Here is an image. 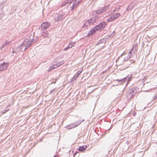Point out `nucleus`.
<instances>
[{"label": "nucleus", "instance_id": "58836bf2", "mask_svg": "<svg viewBox=\"0 0 157 157\" xmlns=\"http://www.w3.org/2000/svg\"><path fill=\"white\" fill-rule=\"evenodd\" d=\"M130 6H128V8H127V9H129V7H130ZM130 9H131V8H130Z\"/></svg>", "mask_w": 157, "mask_h": 157}, {"label": "nucleus", "instance_id": "a211bd4d", "mask_svg": "<svg viewBox=\"0 0 157 157\" xmlns=\"http://www.w3.org/2000/svg\"><path fill=\"white\" fill-rule=\"evenodd\" d=\"M42 35L45 38L47 37H48V33L47 31L43 32L42 33Z\"/></svg>", "mask_w": 157, "mask_h": 157}, {"label": "nucleus", "instance_id": "393cba45", "mask_svg": "<svg viewBox=\"0 0 157 157\" xmlns=\"http://www.w3.org/2000/svg\"><path fill=\"white\" fill-rule=\"evenodd\" d=\"M113 15L114 16L115 19H116L120 16V14L119 13H116L113 14Z\"/></svg>", "mask_w": 157, "mask_h": 157}, {"label": "nucleus", "instance_id": "cd10ccee", "mask_svg": "<svg viewBox=\"0 0 157 157\" xmlns=\"http://www.w3.org/2000/svg\"><path fill=\"white\" fill-rule=\"evenodd\" d=\"M74 44L73 43H70L69 44V48H71L72 47L74 46Z\"/></svg>", "mask_w": 157, "mask_h": 157}, {"label": "nucleus", "instance_id": "a18cd8bd", "mask_svg": "<svg viewBox=\"0 0 157 157\" xmlns=\"http://www.w3.org/2000/svg\"><path fill=\"white\" fill-rule=\"evenodd\" d=\"M122 54H121V56H122Z\"/></svg>", "mask_w": 157, "mask_h": 157}, {"label": "nucleus", "instance_id": "4468645a", "mask_svg": "<svg viewBox=\"0 0 157 157\" xmlns=\"http://www.w3.org/2000/svg\"><path fill=\"white\" fill-rule=\"evenodd\" d=\"M66 127L67 129H70L74 128L75 127L74 126V124L73 123L66 126Z\"/></svg>", "mask_w": 157, "mask_h": 157}, {"label": "nucleus", "instance_id": "c03bdc74", "mask_svg": "<svg viewBox=\"0 0 157 157\" xmlns=\"http://www.w3.org/2000/svg\"><path fill=\"white\" fill-rule=\"evenodd\" d=\"M42 140L41 139V140H40V141H41Z\"/></svg>", "mask_w": 157, "mask_h": 157}, {"label": "nucleus", "instance_id": "f3484780", "mask_svg": "<svg viewBox=\"0 0 157 157\" xmlns=\"http://www.w3.org/2000/svg\"><path fill=\"white\" fill-rule=\"evenodd\" d=\"M114 19H115L114 16H113V15H112L110 17L108 18L107 20V21L108 22H110L113 21Z\"/></svg>", "mask_w": 157, "mask_h": 157}, {"label": "nucleus", "instance_id": "423d86ee", "mask_svg": "<svg viewBox=\"0 0 157 157\" xmlns=\"http://www.w3.org/2000/svg\"><path fill=\"white\" fill-rule=\"evenodd\" d=\"M9 64V62H4L0 64V71H3L6 70Z\"/></svg>", "mask_w": 157, "mask_h": 157}, {"label": "nucleus", "instance_id": "37998d69", "mask_svg": "<svg viewBox=\"0 0 157 157\" xmlns=\"http://www.w3.org/2000/svg\"><path fill=\"white\" fill-rule=\"evenodd\" d=\"M134 62H135V61H133L132 63H134Z\"/></svg>", "mask_w": 157, "mask_h": 157}, {"label": "nucleus", "instance_id": "c756f323", "mask_svg": "<svg viewBox=\"0 0 157 157\" xmlns=\"http://www.w3.org/2000/svg\"><path fill=\"white\" fill-rule=\"evenodd\" d=\"M53 67H54V69L58 67H59V66H58V65L57 63L55 64H53Z\"/></svg>", "mask_w": 157, "mask_h": 157}, {"label": "nucleus", "instance_id": "1a4fd4ad", "mask_svg": "<svg viewBox=\"0 0 157 157\" xmlns=\"http://www.w3.org/2000/svg\"><path fill=\"white\" fill-rule=\"evenodd\" d=\"M50 25V24L47 22H43L41 25V28L42 30L46 29L49 27Z\"/></svg>", "mask_w": 157, "mask_h": 157}, {"label": "nucleus", "instance_id": "4be33fe9", "mask_svg": "<svg viewBox=\"0 0 157 157\" xmlns=\"http://www.w3.org/2000/svg\"><path fill=\"white\" fill-rule=\"evenodd\" d=\"M105 39H102L101 40H100L98 43L96 45H98L99 44H101V43H103L105 42Z\"/></svg>", "mask_w": 157, "mask_h": 157}, {"label": "nucleus", "instance_id": "7ed1b4c3", "mask_svg": "<svg viewBox=\"0 0 157 157\" xmlns=\"http://www.w3.org/2000/svg\"><path fill=\"white\" fill-rule=\"evenodd\" d=\"M73 2H74L72 4H71V2L69 3V4H68L67 6V9L72 10L78 6V5L75 2L73 1Z\"/></svg>", "mask_w": 157, "mask_h": 157}, {"label": "nucleus", "instance_id": "7c9ffc66", "mask_svg": "<svg viewBox=\"0 0 157 157\" xmlns=\"http://www.w3.org/2000/svg\"><path fill=\"white\" fill-rule=\"evenodd\" d=\"M77 78H76V76L75 75H74V76L73 77V78L71 79V82H73Z\"/></svg>", "mask_w": 157, "mask_h": 157}, {"label": "nucleus", "instance_id": "473e14b6", "mask_svg": "<svg viewBox=\"0 0 157 157\" xmlns=\"http://www.w3.org/2000/svg\"><path fill=\"white\" fill-rule=\"evenodd\" d=\"M9 42L10 41H8L7 40H6L4 44H5V45H6V44H8L9 43Z\"/></svg>", "mask_w": 157, "mask_h": 157}, {"label": "nucleus", "instance_id": "72a5a7b5", "mask_svg": "<svg viewBox=\"0 0 157 157\" xmlns=\"http://www.w3.org/2000/svg\"><path fill=\"white\" fill-rule=\"evenodd\" d=\"M78 152H75L74 153V157H74L75 155H76L78 153Z\"/></svg>", "mask_w": 157, "mask_h": 157}, {"label": "nucleus", "instance_id": "a19ab883", "mask_svg": "<svg viewBox=\"0 0 157 157\" xmlns=\"http://www.w3.org/2000/svg\"><path fill=\"white\" fill-rule=\"evenodd\" d=\"M111 128V127L109 129V130Z\"/></svg>", "mask_w": 157, "mask_h": 157}, {"label": "nucleus", "instance_id": "ddd939ff", "mask_svg": "<svg viewBox=\"0 0 157 157\" xmlns=\"http://www.w3.org/2000/svg\"><path fill=\"white\" fill-rule=\"evenodd\" d=\"M72 0H66V1L64 2H63L61 4H60V5L61 7H63L67 3H69L71 2Z\"/></svg>", "mask_w": 157, "mask_h": 157}, {"label": "nucleus", "instance_id": "2f4dec72", "mask_svg": "<svg viewBox=\"0 0 157 157\" xmlns=\"http://www.w3.org/2000/svg\"><path fill=\"white\" fill-rule=\"evenodd\" d=\"M69 48H69V45H68V46H67V47H66V48H64V49H63V50H68V49H69Z\"/></svg>", "mask_w": 157, "mask_h": 157}, {"label": "nucleus", "instance_id": "5701e85b", "mask_svg": "<svg viewBox=\"0 0 157 157\" xmlns=\"http://www.w3.org/2000/svg\"><path fill=\"white\" fill-rule=\"evenodd\" d=\"M82 70L81 71L79 70L78 71L76 74L75 75L76 76V78H77L78 77L79 75L82 72Z\"/></svg>", "mask_w": 157, "mask_h": 157}, {"label": "nucleus", "instance_id": "6e6552de", "mask_svg": "<svg viewBox=\"0 0 157 157\" xmlns=\"http://www.w3.org/2000/svg\"><path fill=\"white\" fill-rule=\"evenodd\" d=\"M36 40H28L27 41L24 40L23 43L25 44V49H28L32 44L34 42H36Z\"/></svg>", "mask_w": 157, "mask_h": 157}, {"label": "nucleus", "instance_id": "bb28decb", "mask_svg": "<svg viewBox=\"0 0 157 157\" xmlns=\"http://www.w3.org/2000/svg\"><path fill=\"white\" fill-rule=\"evenodd\" d=\"M54 69V67H53V66H51L48 70L47 71H48V72H50L51 71H52V70L53 69Z\"/></svg>", "mask_w": 157, "mask_h": 157}, {"label": "nucleus", "instance_id": "f03ea898", "mask_svg": "<svg viewBox=\"0 0 157 157\" xmlns=\"http://www.w3.org/2000/svg\"><path fill=\"white\" fill-rule=\"evenodd\" d=\"M138 47V45L137 44L134 45L133 46V48L129 52V54L128 55L125 57L124 59V61H128L129 59H130L131 56H132V53L131 52L132 51H133V50L134 49V48H135V50L133 52L134 53L135 51L137 49V48Z\"/></svg>", "mask_w": 157, "mask_h": 157}, {"label": "nucleus", "instance_id": "39448f33", "mask_svg": "<svg viewBox=\"0 0 157 157\" xmlns=\"http://www.w3.org/2000/svg\"><path fill=\"white\" fill-rule=\"evenodd\" d=\"M134 91L133 89H130L128 91L126 94V97L128 99H131L135 95L134 94L135 92Z\"/></svg>", "mask_w": 157, "mask_h": 157}, {"label": "nucleus", "instance_id": "6ab92c4d", "mask_svg": "<svg viewBox=\"0 0 157 157\" xmlns=\"http://www.w3.org/2000/svg\"><path fill=\"white\" fill-rule=\"evenodd\" d=\"M81 123V122H80V121H77L75 122V123L73 124H74L75 127L79 125Z\"/></svg>", "mask_w": 157, "mask_h": 157}, {"label": "nucleus", "instance_id": "c9c22d12", "mask_svg": "<svg viewBox=\"0 0 157 157\" xmlns=\"http://www.w3.org/2000/svg\"><path fill=\"white\" fill-rule=\"evenodd\" d=\"M133 115L134 116H136V113L134 112Z\"/></svg>", "mask_w": 157, "mask_h": 157}, {"label": "nucleus", "instance_id": "b1692460", "mask_svg": "<svg viewBox=\"0 0 157 157\" xmlns=\"http://www.w3.org/2000/svg\"><path fill=\"white\" fill-rule=\"evenodd\" d=\"M64 63V62L63 61H60L58 62L57 63L58 65V66H60V65L63 64Z\"/></svg>", "mask_w": 157, "mask_h": 157}, {"label": "nucleus", "instance_id": "2eb2a0df", "mask_svg": "<svg viewBox=\"0 0 157 157\" xmlns=\"http://www.w3.org/2000/svg\"><path fill=\"white\" fill-rule=\"evenodd\" d=\"M89 22L91 25L94 23L96 21V18L95 17H93L90 19H89Z\"/></svg>", "mask_w": 157, "mask_h": 157}, {"label": "nucleus", "instance_id": "20e7f679", "mask_svg": "<svg viewBox=\"0 0 157 157\" xmlns=\"http://www.w3.org/2000/svg\"><path fill=\"white\" fill-rule=\"evenodd\" d=\"M109 6L107 5L103 7H101L99 8L96 11V13L97 15L100 14L104 12L109 8Z\"/></svg>", "mask_w": 157, "mask_h": 157}, {"label": "nucleus", "instance_id": "ea45409f", "mask_svg": "<svg viewBox=\"0 0 157 157\" xmlns=\"http://www.w3.org/2000/svg\"><path fill=\"white\" fill-rule=\"evenodd\" d=\"M8 110H7L5 112H4V113H5Z\"/></svg>", "mask_w": 157, "mask_h": 157}, {"label": "nucleus", "instance_id": "dca6fc26", "mask_svg": "<svg viewBox=\"0 0 157 157\" xmlns=\"http://www.w3.org/2000/svg\"><path fill=\"white\" fill-rule=\"evenodd\" d=\"M96 32L95 31V30H94V29H93V28L91 29L90 32H89L88 33V34L87 35V36H90L93 34L94 33H95Z\"/></svg>", "mask_w": 157, "mask_h": 157}, {"label": "nucleus", "instance_id": "f704fd0d", "mask_svg": "<svg viewBox=\"0 0 157 157\" xmlns=\"http://www.w3.org/2000/svg\"><path fill=\"white\" fill-rule=\"evenodd\" d=\"M3 16V14L1 13V15L0 16V18H1Z\"/></svg>", "mask_w": 157, "mask_h": 157}, {"label": "nucleus", "instance_id": "9d476101", "mask_svg": "<svg viewBox=\"0 0 157 157\" xmlns=\"http://www.w3.org/2000/svg\"><path fill=\"white\" fill-rule=\"evenodd\" d=\"M33 35L32 34L29 33L27 34L25 37V40H34L33 39Z\"/></svg>", "mask_w": 157, "mask_h": 157}, {"label": "nucleus", "instance_id": "e433bc0d", "mask_svg": "<svg viewBox=\"0 0 157 157\" xmlns=\"http://www.w3.org/2000/svg\"><path fill=\"white\" fill-rule=\"evenodd\" d=\"M1 6H2V7H3L4 6V4L3 3H2L1 4Z\"/></svg>", "mask_w": 157, "mask_h": 157}, {"label": "nucleus", "instance_id": "aec40b11", "mask_svg": "<svg viewBox=\"0 0 157 157\" xmlns=\"http://www.w3.org/2000/svg\"><path fill=\"white\" fill-rule=\"evenodd\" d=\"M91 25V24L90 23L89 20H88L85 22L84 23V24L83 25V26L84 27H87V26H88L89 25Z\"/></svg>", "mask_w": 157, "mask_h": 157}, {"label": "nucleus", "instance_id": "f8f14e48", "mask_svg": "<svg viewBox=\"0 0 157 157\" xmlns=\"http://www.w3.org/2000/svg\"><path fill=\"white\" fill-rule=\"evenodd\" d=\"M87 148L86 145L81 146L79 147L78 149L79 151H84Z\"/></svg>", "mask_w": 157, "mask_h": 157}, {"label": "nucleus", "instance_id": "f257e3e1", "mask_svg": "<svg viewBox=\"0 0 157 157\" xmlns=\"http://www.w3.org/2000/svg\"><path fill=\"white\" fill-rule=\"evenodd\" d=\"M106 25V23L105 21H102L100 22L98 25H97L94 28V29L95 32L97 31H100L102 29H104Z\"/></svg>", "mask_w": 157, "mask_h": 157}, {"label": "nucleus", "instance_id": "412c9836", "mask_svg": "<svg viewBox=\"0 0 157 157\" xmlns=\"http://www.w3.org/2000/svg\"><path fill=\"white\" fill-rule=\"evenodd\" d=\"M125 78H123L121 79H117L116 80V81L117 82H121L123 83L125 81Z\"/></svg>", "mask_w": 157, "mask_h": 157}, {"label": "nucleus", "instance_id": "0eeeda50", "mask_svg": "<svg viewBox=\"0 0 157 157\" xmlns=\"http://www.w3.org/2000/svg\"><path fill=\"white\" fill-rule=\"evenodd\" d=\"M65 14L64 13H62L59 14H57L55 17V21H59L62 20L64 18Z\"/></svg>", "mask_w": 157, "mask_h": 157}, {"label": "nucleus", "instance_id": "9b49d317", "mask_svg": "<svg viewBox=\"0 0 157 157\" xmlns=\"http://www.w3.org/2000/svg\"><path fill=\"white\" fill-rule=\"evenodd\" d=\"M24 46H23V44H21L17 48V51L18 52H19L20 51H23L25 50V49H25V48H24Z\"/></svg>", "mask_w": 157, "mask_h": 157}, {"label": "nucleus", "instance_id": "c85d7f7f", "mask_svg": "<svg viewBox=\"0 0 157 157\" xmlns=\"http://www.w3.org/2000/svg\"><path fill=\"white\" fill-rule=\"evenodd\" d=\"M5 44L3 43L1 47L0 48V49L2 50L6 46Z\"/></svg>", "mask_w": 157, "mask_h": 157}, {"label": "nucleus", "instance_id": "4c0bfd02", "mask_svg": "<svg viewBox=\"0 0 157 157\" xmlns=\"http://www.w3.org/2000/svg\"><path fill=\"white\" fill-rule=\"evenodd\" d=\"M84 121H85V120H84V119H83V120L82 121H80V122H81V123H82V122Z\"/></svg>", "mask_w": 157, "mask_h": 157}, {"label": "nucleus", "instance_id": "79ce46f5", "mask_svg": "<svg viewBox=\"0 0 157 157\" xmlns=\"http://www.w3.org/2000/svg\"><path fill=\"white\" fill-rule=\"evenodd\" d=\"M128 84V82H127V84H126V85Z\"/></svg>", "mask_w": 157, "mask_h": 157}, {"label": "nucleus", "instance_id": "a878e982", "mask_svg": "<svg viewBox=\"0 0 157 157\" xmlns=\"http://www.w3.org/2000/svg\"><path fill=\"white\" fill-rule=\"evenodd\" d=\"M132 76V75L130 74V75H128L127 77H125V78H126L125 81L127 79L128 80V81H129V79L131 78Z\"/></svg>", "mask_w": 157, "mask_h": 157}]
</instances>
